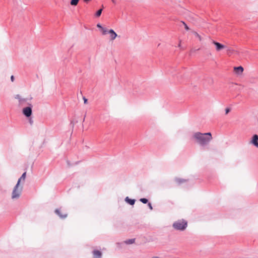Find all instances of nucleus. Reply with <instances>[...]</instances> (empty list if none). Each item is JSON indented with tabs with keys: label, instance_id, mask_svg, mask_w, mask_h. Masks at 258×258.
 I'll return each mask as SVG.
<instances>
[{
	"label": "nucleus",
	"instance_id": "f257e3e1",
	"mask_svg": "<svg viewBox=\"0 0 258 258\" xmlns=\"http://www.w3.org/2000/svg\"><path fill=\"white\" fill-rule=\"evenodd\" d=\"M192 139L198 145L204 147L209 144L212 140V137L211 133H201L196 132L193 134Z\"/></svg>",
	"mask_w": 258,
	"mask_h": 258
},
{
	"label": "nucleus",
	"instance_id": "f03ea898",
	"mask_svg": "<svg viewBox=\"0 0 258 258\" xmlns=\"http://www.w3.org/2000/svg\"><path fill=\"white\" fill-rule=\"evenodd\" d=\"M187 226V222L183 219L177 220L173 224V227L177 230L183 231L186 229Z\"/></svg>",
	"mask_w": 258,
	"mask_h": 258
},
{
	"label": "nucleus",
	"instance_id": "7ed1b4c3",
	"mask_svg": "<svg viewBox=\"0 0 258 258\" xmlns=\"http://www.w3.org/2000/svg\"><path fill=\"white\" fill-rule=\"evenodd\" d=\"M28 106L24 107L22 110L23 114L27 117H29L31 116L32 113V105L31 103H27Z\"/></svg>",
	"mask_w": 258,
	"mask_h": 258
},
{
	"label": "nucleus",
	"instance_id": "20e7f679",
	"mask_svg": "<svg viewBox=\"0 0 258 258\" xmlns=\"http://www.w3.org/2000/svg\"><path fill=\"white\" fill-rule=\"evenodd\" d=\"M19 186V185H18V184H16V185L15 186V187L13 190V192H12V198L13 199H18L20 197V194L22 191V188H21L19 189H18Z\"/></svg>",
	"mask_w": 258,
	"mask_h": 258
},
{
	"label": "nucleus",
	"instance_id": "39448f33",
	"mask_svg": "<svg viewBox=\"0 0 258 258\" xmlns=\"http://www.w3.org/2000/svg\"><path fill=\"white\" fill-rule=\"evenodd\" d=\"M212 43L216 46V50L217 51H219L223 49L226 48V46L219 42H218L215 40L212 41Z\"/></svg>",
	"mask_w": 258,
	"mask_h": 258
},
{
	"label": "nucleus",
	"instance_id": "423d86ee",
	"mask_svg": "<svg viewBox=\"0 0 258 258\" xmlns=\"http://www.w3.org/2000/svg\"><path fill=\"white\" fill-rule=\"evenodd\" d=\"M250 143L254 146L255 147L258 148V135H254L252 136Z\"/></svg>",
	"mask_w": 258,
	"mask_h": 258
},
{
	"label": "nucleus",
	"instance_id": "0eeeda50",
	"mask_svg": "<svg viewBox=\"0 0 258 258\" xmlns=\"http://www.w3.org/2000/svg\"><path fill=\"white\" fill-rule=\"evenodd\" d=\"M110 35V39L111 41L114 40L116 37L117 36V34L115 32V31L113 29H110L108 31V33Z\"/></svg>",
	"mask_w": 258,
	"mask_h": 258
},
{
	"label": "nucleus",
	"instance_id": "6e6552de",
	"mask_svg": "<svg viewBox=\"0 0 258 258\" xmlns=\"http://www.w3.org/2000/svg\"><path fill=\"white\" fill-rule=\"evenodd\" d=\"M93 258H102V252L98 250H94L92 251Z\"/></svg>",
	"mask_w": 258,
	"mask_h": 258
},
{
	"label": "nucleus",
	"instance_id": "1a4fd4ad",
	"mask_svg": "<svg viewBox=\"0 0 258 258\" xmlns=\"http://www.w3.org/2000/svg\"><path fill=\"white\" fill-rule=\"evenodd\" d=\"M55 213L60 218L64 219L67 217V214H61L59 209H57L55 210Z\"/></svg>",
	"mask_w": 258,
	"mask_h": 258
},
{
	"label": "nucleus",
	"instance_id": "9d476101",
	"mask_svg": "<svg viewBox=\"0 0 258 258\" xmlns=\"http://www.w3.org/2000/svg\"><path fill=\"white\" fill-rule=\"evenodd\" d=\"M234 69L237 74H241L243 71V68L241 66L234 67Z\"/></svg>",
	"mask_w": 258,
	"mask_h": 258
},
{
	"label": "nucleus",
	"instance_id": "9b49d317",
	"mask_svg": "<svg viewBox=\"0 0 258 258\" xmlns=\"http://www.w3.org/2000/svg\"><path fill=\"white\" fill-rule=\"evenodd\" d=\"M125 201L131 205H134L135 203L136 200L134 199H131L127 197L125 198Z\"/></svg>",
	"mask_w": 258,
	"mask_h": 258
},
{
	"label": "nucleus",
	"instance_id": "f8f14e48",
	"mask_svg": "<svg viewBox=\"0 0 258 258\" xmlns=\"http://www.w3.org/2000/svg\"><path fill=\"white\" fill-rule=\"evenodd\" d=\"M26 172L23 173L22 174V176L20 177V178H19L17 184H18V185H19L21 180L25 181V178H26Z\"/></svg>",
	"mask_w": 258,
	"mask_h": 258
},
{
	"label": "nucleus",
	"instance_id": "ddd939ff",
	"mask_svg": "<svg viewBox=\"0 0 258 258\" xmlns=\"http://www.w3.org/2000/svg\"><path fill=\"white\" fill-rule=\"evenodd\" d=\"M135 239L132 238V239H129L125 240L124 241V243L126 244H131L134 243L135 242Z\"/></svg>",
	"mask_w": 258,
	"mask_h": 258
},
{
	"label": "nucleus",
	"instance_id": "4468645a",
	"mask_svg": "<svg viewBox=\"0 0 258 258\" xmlns=\"http://www.w3.org/2000/svg\"><path fill=\"white\" fill-rule=\"evenodd\" d=\"M28 100V98H22L21 100H20V102L19 103L20 105H23L25 103H26Z\"/></svg>",
	"mask_w": 258,
	"mask_h": 258
},
{
	"label": "nucleus",
	"instance_id": "2eb2a0df",
	"mask_svg": "<svg viewBox=\"0 0 258 258\" xmlns=\"http://www.w3.org/2000/svg\"><path fill=\"white\" fill-rule=\"evenodd\" d=\"M101 30L102 31V34L103 35L107 34L108 33V31H109V30H108V29L106 28H105L103 27L101 29Z\"/></svg>",
	"mask_w": 258,
	"mask_h": 258
},
{
	"label": "nucleus",
	"instance_id": "dca6fc26",
	"mask_svg": "<svg viewBox=\"0 0 258 258\" xmlns=\"http://www.w3.org/2000/svg\"><path fill=\"white\" fill-rule=\"evenodd\" d=\"M175 181H176V182H177L178 184H181L185 181H186V180H185V179H181V178H176L175 179Z\"/></svg>",
	"mask_w": 258,
	"mask_h": 258
},
{
	"label": "nucleus",
	"instance_id": "f3484780",
	"mask_svg": "<svg viewBox=\"0 0 258 258\" xmlns=\"http://www.w3.org/2000/svg\"><path fill=\"white\" fill-rule=\"evenodd\" d=\"M79 0H71L70 4L72 6H76L78 4Z\"/></svg>",
	"mask_w": 258,
	"mask_h": 258
},
{
	"label": "nucleus",
	"instance_id": "a211bd4d",
	"mask_svg": "<svg viewBox=\"0 0 258 258\" xmlns=\"http://www.w3.org/2000/svg\"><path fill=\"white\" fill-rule=\"evenodd\" d=\"M226 50L227 54L229 55L232 54L234 51L233 49L231 48H227Z\"/></svg>",
	"mask_w": 258,
	"mask_h": 258
},
{
	"label": "nucleus",
	"instance_id": "6ab92c4d",
	"mask_svg": "<svg viewBox=\"0 0 258 258\" xmlns=\"http://www.w3.org/2000/svg\"><path fill=\"white\" fill-rule=\"evenodd\" d=\"M193 34L195 35L196 37H197L200 41L202 40V37L196 32L192 31Z\"/></svg>",
	"mask_w": 258,
	"mask_h": 258
},
{
	"label": "nucleus",
	"instance_id": "aec40b11",
	"mask_svg": "<svg viewBox=\"0 0 258 258\" xmlns=\"http://www.w3.org/2000/svg\"><path fill=\"white\" fill-rule=\"evenodd\" d=\"M102 12V9L98 10L96 13V14H95L96 16L97 17L100 16V15H101Z\"/></svg>",
	"mask_w": 258,
	"mask_h": 258
},
{
	"label": "nucleus",
	"instance_id": "412c9836",
	"mask_svg": "<svg viewBox=\"0 0 258 258\" xmlns=\"http://www.w3.org/2000/svg\"><path fill=\"white\" fill-rule=\"evenodd\" d=\"M140 201L143 204H147L148 203V200L146 198H141L140 199Z\"/></svg>",
	"mask_w": 258,
	"mask_h": 258
},
{
	"label": "nucleus",
	"instance_id": "4be33fe9",
	"mask_svg": "<svg viewBox=\"0 0 258 258\" xmlns=\"http://www.w3.org/2000/svg\"><path fill=\"white\" fill-rule=\"evenodd\" d=\"M15 98L18 99L19 100V102L20 100H21L22 97L19 94H17L15 96Z\"/></svg>",
	"mask_w": 258,
	"mask_h": 258
},
{
	"label": "nucleus",
	"instance_id": "5701e85b",
	"mask_svg": "<svg viewBox=\"0 0 258 258\" xmlns=\"http://www.w3.org/2000/svg\"><path fill=\"white\" fill-rule=\"evenodd\" d=\"M183 24L184 26V28L186 30H189V27L187 26V25L186 24V23H185V22L182 21L181 22Z\"/></svg>",
	"mask_w": 258,
	"mask_h": 258
},
{
	"label": "nucleus",
	"instance_id": "b1692460",
	"mask_svg": "<svg viewBox=\"0 0 258 258\" xmlns=\"http://www.w3.org/2000/svg\"><path fill=\"white\" fill-rule=\"evenodd\" d=\"M148 206L150 210H153V207L151 203H148Z\"/></svg>",
	"mask_w": 258,
	"mask_h": 258
},
{
	"label": "nucleus",
	"instance_id": "393cba45",
	"mask_svg": "<svg viewBox=\"0 0 258 258\" xmlns=\"http://www.w3.org/2000/svg\"><path fill=\"white\" fill-rule=\"evenodd\" d=\"M230 111V108H226L225 109V114H227Z\"/></svg>",
	"mask_w": 258,
	"mask_h": 258
},
{
	"label": "nucleus",
	"instance_id": "a878e982",
	"mask_svg": "<svg viewBox=\"0 0 258 258\" xmlns=\"http://www.w3.org/2000/svg\"><path fill=\"white\" fill-rule=\"evenodd\" d=\"M83 100H84V103L85 104H86L87 103V102H88V99L87 98H86L85 97H83Z\"/></svg>",
	"mask_w": 258,
	"mask_h": 258
},
{
	"label": "nucleus",
	"instance_id": "bb28decb",
	"mask_svg": "<svg viewBox=\"0 0 258 258\" xmlns=\"http://www.w3.org/2000/svg\"><path fill=\"white\" fill-rule=\"evenodd\" d=\"M29 123H30V124H31V125L33 124V119H32L31 118H29Z\"/></svg>",
	"mask_w": 258,
	"mask_h": 258
},
{
	"label": "nucleus",
	"instance_id": "cd10ccee",
	"mask_svg": "<svg viewBox=\"0 0 258 258\" xmlns=\"http://www.w3.org/2000/svg\"><path fill=\"white\" fill-rule=\"evenodd\" d=\"M97 27L100 28V29H101L103 27L101 26V25L100 24H97Z\"/></svg>",
	"mask_w": 258,
	"mask_h": 258
},
{
	"label": "nucleus",
	"instance_id": "c85d7f7f",
	"mask_svg": "<svg viewBox=\"0 0 258 258\" xmlns=\"http://www.w3.org/2000/svg\"><path fill=\"white\" fill-rule=\"evenodd\" d=\"M15 80L14 76L13 75L11 76V80L12 82H14Z\"/></svg>",
	"mask_w": 258,
	"mask_h": 258
},
{
	"label": "nucleus",
	"instance_id": "c756f323",
	"mask_svg": "<svg viewBox=\"0 0 258 258\" xmlns=\"http://www.w3.org/2000/svg\"><path fill=\"white\" fill-rule=\"evenodd\" d=\"M111 1L112 2V3L114 4H115L116 3V0H111Z\"/></svg>",
	"mask_w": 258,
	"mask_h": 258
}]
</instances>
